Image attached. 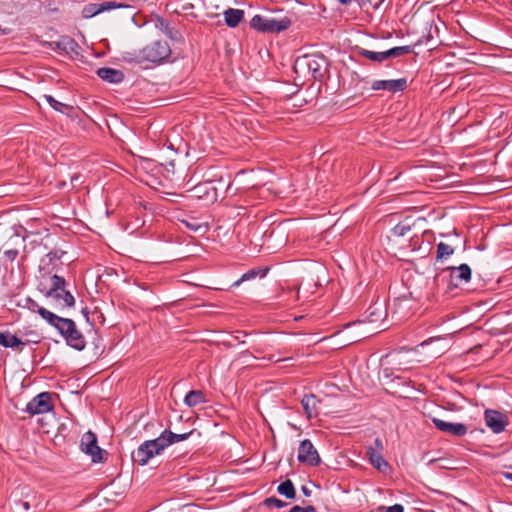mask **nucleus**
Returning a JSON list of instances; mask_svg holds the SVG:
<instances>
[{"label":"nucleus","mask_w":512,"mask_h":512,"mask_svg":"<svg viewBox=\"0 0 512 512\" xmlns=\"http://www.w3.org/2000/svg\"><path fill=\"white\" fill-rule=\"evenodd\" d=\"M66 281L63 277L52 273H42L39 279L38 290L47 298H51L61 308L74 306L73 295L66 290Z\"/></svg>","instance_id":"f257e3e1"},{"label":"nucleus","mask_w":512,"mask_h":512,"mask_svg":"<svg viewBox=\"0 0 512 512\" xmlns=\"http://www.w3.org/2000/svg\"><path fill=\"white\" fill-rule=\"evenodd\" d=\"M471 268L467 264L459 266H449L442 270L440 275L436 276L438 285L446 286V291H451L461 284L468 283L471 280Z\"/></svg>","instance_id":"f03ea898"},{"label":"nucleus","mask_w":512,"mask_h":512,"mask_svg":"<svg viewBox=\"0 0 512 512\" xmlns=\"http://www.w3.org/2000/svg\"><path fill=\"white\" fill-rule=\"evenodd\" d=\"M292 20L285 16L282 18L267 17L260 14L254 15L249 22L250 27L260 33L275 34L287 30Z\"/></svg>","instance_id":"7ed1b4c3"},{"label":"nucleus","mask_w":512,"mask_h":512,"mask_svg":"<svg viewBox=\"0 0 512 512\" xmlns=\"http://www.w3.org/2000/svg\"><path fill=\"white\" fill-rule=\"evenodd\" d=\"M306 67L313 79L323 81L329 73L328 59L322 54L305 55L298 58L295 67Z\"/></svg>","instance_id":"20e7f679"},{"label":"nucleus","mask_w":512,"mask_h":512,"mask_svg":"<svg viewBox=\"0 0 512 512\" xmlns=\"http://www.w3.org/2000/svg\"><path fill=\"white\" fill-rule=\"evenodd\" d=\"M170 54L169 44L166 41L157 40L145 46L140 51L139 58L153 63H160L167 59Z\"/></svg>","instance_id":"39448f33"},{"label":"nucleus","mask_w":512,"mask_h":512,"mask_svg":"<svg viewBox=\"0 0 512 512\" xmlns=\"http://www.w3.org/2000/svg\"><path fill=\"white\" fill-rule=\"evenodd\" d=\"M163 450V444L160 443L157 437L156 439L143 442L137 450L132 453V459L139 465L144 466L154 456L160 455Z\"/></svg>","instance_id":"423d86ee"},{"label":"nucleus","mask_w":512,"mask_h":512,"mask_svg":"<svg viewBox=\"0 0 512 512\" xmlns=\"http://www.w3.org/2000/svg\"><path fill=\"white\" fill-rule=\"evenodd\" d=\"M59 333L64 337L66 343L76 350H83L86 341L82 333L77 329L76 324L71 319H65L63 325L58 327Z\"/></svg>","instance_id":"0eeeda50"},{"label":"nucleus","mask_w":512,"mask_h":512,"mask_svg":"<svg viewBox=\"0 0 512 512\" xmlns=\"http://www.w3.org/2000/svg\"><path fill=\"white\" fill-rule=\"evenodd\" d=\"M81 451L91 456L93 463H101L104 461L106 452L97 444V436L92 431L83 434L80 442Z\"/></svg>","instance_id":"6e6552de"},{"label":"nucleus","mask_w":512,"mask_h":512,"mask_svg":"<svg viewBox=\"0 0 512 512\" xmlns=\"http://www.w3.org/2000/svg\"><path fill=\"white\" fill-rule=\"evenodd\" d=\"M486 426L495 434H500L509 425V418L505 413L498 410L486 409L484 412Z\"/></svg>","instance_id":"1a4fd4ad"},{"label":"nucleus","mask_w":512,"mask_h":512,"mask_svg":"<svg viewBox=\"0 0 512 512\" xmlns=\"http://www.w3.org/2000/svg\"><path fill=\"white\" fill-rule=\"evenodd\" d=\"M53 407L51 394L42 392L28 402L26 411L31 415L44 414L52 411Z\"/></svg>","instance_id":"9d476101"},{"label":"nucleus","mask_w":512,"mask_h":512,"mask_svg":"<svg viewBox=\"0 0 512 512\" xmlns=\"http://www.w3.org/2000/svg\"><path fill=\"white\" fill-rule=\"evenodd\" d=\"M297 458L299 462L310 466H318L321 462L317 450L309 439L301 441Z\"/></svg>","instance_id":"9b49d317"},{"label":"nucleus","mask_w":512,"mask_h":512,"mask_svg":"<svg viewBox=\"0 0 512 512\" xmlns=\"http://www.w3.org/2000/svg\"><path fill=\"white\" fill-rule=\"evenodd\" d=\"M268 271H269V268H267V267H265V268L259 267V268L250 269L249 271L242 274L239 278H236L235 276L230 275L229 276L230 284L226 288V293L233 292L235 289L240 287L243 283L250 281V280H254L258 276L261 278L265 277Z\"/></svg>","instance_id":"f8f14e48"},{"label":"nucleus","mask_w":512,"mask_h":512,"mask_svg":"<svg viewBox=\"0 0 512 512\" xmlns=\"http://www.w3.org/2000/svg\"><path fill=\"white\" fill-rule=\"evenodd\" d=\"M431 420L439 431L451 436L462 437L468 431L467 426L462 423L448 422L437 417H433Z\"/></svg>","instance_id":"ddd939ff"},{"label":"nucleus","mask_w":512,"mask_h":512,"mask_svg":"<svg viewBox=\"0 0 512 512\" xmlns=\"http://www.w3.org/2000/svg\"><path fill=\"white\" fill-rule=\"evenodd\" d=\"M408 87L406 78L392 79V80H375L371 88L375 91L384 90L392 94L403 92Z\"/></svg>","instance_id":"4468645a"},{"label":"nucleus","mask_w":512,"mask_h":512,"mask_svg":"<svg viewBox=\"0 0 512 512\" xmlns=\"http://www.w3.org/2000/svg\"><path fill=\"white\" fill-rule=\"evenodd\" d=\"M119 7H121V5L113 1L103 3H90L84 6L82 10V16L84 18H92L104 11L112 10Z\"/></svg>","instance_id":"2eb2a0df"},{"label":"nucleus","mask_w":512,"mask_h":512,"mask_svg":"<svg viewBox=\"0 0 512 512\" xmlns=\"http://www.w3.org/2000/svg\"><path fill=\"white\" fill-rule=\"evenodd\" d=\"M63 254L64 252L58 250L50 251L47 253L40 261V273H52L57 265V262L60 261Z\"/></svg>","instance_id":"dca6fc26"},{"label":"nucleus","mask_w":512,"mask_h":512,"mask_svg":"<svg viewBox=\"0 0 512 512\" xmlns=\"http://www.w3.org/2000/svg\"><path fill=\"white\" fill-rule=\"evenodd\" d=\"M366 455L369 459L370 464L378 471L386 473L390 469L388 462L384 459L382 453L376 451V448L367 447Z\"/></svg>","instance_id":"f3484780"},{"label":"nucleus","mask_w":512,"mask_h":512,"mask_svg":"<svg viewBox=\"0 0 512 512\" xmlns=\"http://www.w3.org/2000/svg\"><path fill=\"white\" fill-rule=\"evenodd\" d=\"M97 75L104 81L109 83H120L124 79L122 71L109 67H101L97 70Z\"/></svg>","instance_id":"a211bd4d"},{"label":"nucleus","mask_w":512,"mask_h":512,"mask_svg":"<svg viewBox=\"0 0 512 512\" xmlns=\"http://www.w3.org/2000/svg\"><path fill=\"white\" fill-rule=\"evenodd\" d=\"M192 434V431L186 432V433H173L171 431L165 430L161 433V435L158 437L161 444H163V448L165 449L171 444L186 440L190 435Z\"/></svg>","instance_id":"6ab92c4d"},{"label":"nucleus","mask_w":512,"mask_h":512,"mask_svg":"<svg viewBox=\"0 0 512 512\" xmlns=\"http://www.w3.org/2000/svg\"><path fill=\"white\" fill-rule=\"evenodd\" d=\"M0 345L21 351L25 343L10 332H2L0 333Z\"/></svg>","instance_id":"aec40b11"},{"label":"nucleus","mask_w":512,"mask_h":512,"mask_svg":"<svg viewBox=\"0 0 512 512\" xmlns=\"http://www.w3.org/2000/svg\"><path fill=\"white\" fill-rule=\"evenodd\" d=\"M245 12L241 9L228 8L226 9V26L235 28L244 19Z\"/></svg>","instance_id":"412c9836"},{"label":"nucleus","mask_w":512,"mask_h":512,"mask_svg":"<svg viewBox=\"0 0 512 512\" xmlns=\"http://www.w3.org/2000/svg\"><path fill=\"white\" fill-rule=\"evenodd\" d=\"M180 222L193 232H203L207 227L206 222L193 216H185Z\"/></svg>","instance_id":"4be33fe9"},{"label":"nucleus","mask_w":512,"mask_h":512,"mask_svg":"<svg viewBox=\"0 0 512 512\" xmlns=\"http://www.w3.org/2000/svg\"><path fill=\"white\" fill-rule=\"evenodd\" d=\"M357 54L363 58L369 59L375 63H383L387 60L386 51L375 52L365 48H358Z\"/></svg>","instance_id":"5701e85b"},{"label":"nucleus","mask_w":512,"mask_h":512,"mask_svg":"<svg viewBox=\"0 0 512 512\" xmlns=\"http://www.w3.org/2000/svg\"><path fill=\"white\" fill-rule=\"evenodd\" d=\"M38 313L45 321H47L51 326L55 327L57 330L58 327H61L63 325V322H65L66 319L57 316L56 314L50 312L49 310L43 307H39Z\"/></svg>","instance_id":"b1692460"},{"label":"nucleus","mask_w":512,"mask_h":512,"mask_svg":"<svg viewBox=\"0 0 512 512\" xmlns=\"http://www.w3.org/2000/svg\"><path fill=\"white\" fill-rule=\"evenodd\" d=\"M38 313L45 321H47L51 326L55 327L57 330L58 327H61L63 325V322H65L66 319L57 316L56 314L50 312L49 310L43 307H39Z\"/></svg>","instance_id":"393cba45"},{"label":"nucleus","mask_w":512,"mask_h":512,"mask_svg":"<svg viewBox=\"0 0 512 512\" xmlns=\"http://www.w3.org/2000/svg\"><path fill=\"white\" fill-rule=\"evenodd\" d=\"M19 250L17 248L10 247L5 244L0 250V261L7 267L8 264H12L17 258Z\"/></svg>","instance_id":"a878e982"},{"label":"nucleus","mask_w":512,"mask_h":512,"mask_svg":"<svg viewBox=\"0 0 512 512\" xmlns=\"http://www.w3.org/2000/svg\"><path fill=\"white\" fill-rule=\"evenodd\" d=\"M318 400L313 394H307L304 395V397L301 400V404L303 406V409L305 413L307 414L308 418H311L312 416L316 415V404Z\"/></svg>","instance_id":"bb28decb"},{"label":"nucleus","mask_w":512,"mask_h":512,"mask_svg":"<svg viewBox=\"0 0 512 512\" xmlns=\"http://www.w3.org/2000/svg\"><path fill=\"white\" fill-rule=\"evenodd\" d=\"M205 402V395L201 390H192L186 394L184 403L189 407H195Z\"/></svg>","instance_id":"cd10ccee"},{"label":"nucleus","mask_w":512,"mask_h":512,"mask_svg":"<svg viewBox=\"0 0 512 512\" xmlns=\"http://www.w3.org/2000/svg\"><path fill=\"white\" fill-rule=\"evenodd\" d=\"M436 260L442 261L448 259L455 252V248L444 242H439L436 246Z\"/></svg>","instance_id":"c85d7f7f"},{"label":"nucleus","mask_w":512,"mask_h":512,"mask_svg":"<svg viewBox=\"0 0 512 512\" xmlns=\"http://www.w3.org/2000/svg\"><path fill=\"white\" fill-rule=\"evenodd\" d=\"M277 491L282 496L287 499H294L296 496V491L293 482L290 479L285 480L280 483L277 487Z\"/></svg>","instance_id":"c756f323"},{"label":"nucleus","mask_w":512,"mask_h":512,"mask_svg":"<svg viewBox=\"0 0 512 512\" xmlns=\"http://www.w3.org/2000/svg\"><path fill=\"white\" fill-rule=\"evenodd\" d=\"M411 228H412V226L408 221H403V222L398 223L391 229L390 235H391V237H394V238L404 237L410 233Z\"/></svg>","instance_id":"7c9ffc66"},{"label":"nucleus","mask_w":512,"mask_h":512,"mask_svg":"<svg viewBox=\"0 0 512 512\" xmlns=\"http://www.w3.org/2000/svg\"><path fill=\"white\" fill-rule=\"evenodd\" d=\"M411 52H412V47L409 45L393 47V48L386 50L387 60L389 58L401 57V56L410 54Z\"/></svg>","instance_id":"2f4dec72"},{"label":"nucleus","mask_w":512,"mask_h":512,"mask_svg":"<svg viewBox=\"0 0 512 512\" xmlns=\"http://www.w3.org/2000/svg\"><path fill=\"white\" fill-rule=\"evenodd\" d=\"M44 98L47 103L56 111L67 113L68 111L72 110L71 106L57 101L51 95H44Z\"/></svg>","instance_id":"473e14b6"},{"label":"nucleus","mask_w":512,"mask_h":512,"mask_svg":"<svg viewBox=\"0 0 512 512\" xmlns=\"http://www.w3.org/2000/svg\"><path fill=\"white\" fill-rule=\"evenodd\" d=\"M58 46L67 52H72L75 54H78V50L80 48L79 45L77 44V42L74 39L69 38V37L63 38L58 43Z\"/></svg>","instance_id":"72a5a7b5"},{"label":"nucleus","mask_w":512,"mask_h":512,"mask_svg":"<svg viewBox=\"0 0 512 512\" xmlns=\"http://www.w3.org/2000/svg\"><path fill=\"white\" fill-rule=\"evenodd\" d=\"M263 505H265L266 507L283 508L287 506V503L276 497H268L264 499Z\"/></svg>","instance_id":"f704fd0d"},{"label":"nucleus","mask_w":512,"mask_h":512,"mask_svg":"<svg viewBox=\"0 0 512 512\" xmlns=\"http://www.w3.org/2000/svg\"><path fill=\"white\" fill-rule=\"evenodd\" d=\"M155 26L162 30L166 35L172 37V30L169 28L168 23L161 17L155 19Z\"/></svg>","instance_id":"c9c22d12"},{"label":"nucleus","mask_w":512,"mask_h":512,"mask_svg":"<svg viewBox=\"0 0 512 512\" xmlns=\"http://www.w3.org/2000/svg\"><path fill=\"white\" fill-rule=\"evenodd\" d=\"M233 448L234 449L240 448V444L238 443V441L233 436H230L229 449L226 450V460H228V459H231L233 461L236 460V458H235L236 455L232 454V449Z\"/></svg>","instance_id":"e433bc0d"},{"label":"nucleus","mask_w":512,"mask_h":512,"mask_svg":"<svg viewBox=\"0 0 512 512\" xmlns=\"http://www.w3.org/2000/svg\"><path fill=\"white\" fill-rule=\"evenodd\" d=\"M368 310H369L368 319L370 322H376L382 314L381 309L377 308L375 306L369 307Z\"/></svg>","instance_id":"4c0bfd02"},{"label":"nucleus","mask_w":512,"mask_h":512,"mask_svg":"<svg viewBox=\"0 0 512 512\" xmlns=\"http://www.w3.org/2000/svg\"><path fill=\"white\" fill-rule=\"evenodd\" d=\"M238 342L240 343L241 341L238 340V336L236 335H233L232 333L230 334V338L229 339H226V347L228 346H234L235 345V342Z\"/></svg>","instance_id":"58836bf2"},{"label":"nucleus","mask_w":512,"mask_h":512,"mask_svg":"<svg viewBox=\"0 0 512 512\" xmlns=\"http://www.w3.org/2000/svg\"><path fill=\"white\" fill-rule=\"evenodd\" d=\"M386 512H404V508L400 504H395L386 509Z\"/></svg>","instance_id":"ea45409f"},{"label":"nucleus","mask_w":512,"mask_h":512,"mask_svg":"<svg viewBox=\"0 0 512 512\" xmlns=\"http://www.w3.org/2000/svg\"><path fill=\"white\" fill-rule=\"evenodd\" d=\"M374 448H376V451H379L380 453H382L383 449H384V446H383V442L380 438H376L374 440Z\"/></svg>","instance_id":"a19ab883"},{"label":"nucleus","mask_w":512,"mask_h":512,"mask_svg":"<svg viewBox=\"0 0 512 512\" xmlns=\"http://www.w3.org/2000/svg\"><path fill=\"white\" fill-rule=\"evenodd\" d=\"M301 491L303 492V494L306 496V497H309L312 493L311 489H309L307 486L303 485L301 487Z\"/></svg>","instance_id":"79ce46f5"},{"label":"nucleus","mask_w":512,"mask_h":512,"mask_svg":"<svg viewBox=\"0 0 512 512\" xmlns=\"http://www.w3.org/2000/svg\"><path fill=\"white\" fill-rule=\"evenodd\" d=\"M302 512H317V511L314 506L309 505V506L303 507Z\"/></svg>","instance_id":"37998d69"},{"label":"nucleus","mask_w":512,"mask_h":512,"mask_svg":"<svg viewBox=\"0 0 512 512\" xmlns=\"http://www.w3.org/2000/svg\"><path fill=\"white\" fill-rule=\"evenodd\" d=\"M302 511H303V507H300V506H298V505L293 506V507L289 510V512H302Z\"/></svg>","instance_id":"c03bdc74"},{"label":"nucleus","mask_w":512,"mask_h":512,"mask_svg":"<svg viewBox=\"0 0 512 512\" xmlns=\"http://www.w3.org/2000/svg\"><path fill=\"white\" fill-rule=\"evenodd\" d=\"M361 6H365L366 4H371V0H358Z\"/></svg>","instance_id":"a18cd8bd"},{"label":"nucleus","mask_w":512,"mask_h":512,"mask_svg":"<svg viewBox=\"0 0 512 512\" xmlns=\"http://www.w3.org/2000/svg\"><path fill=\"white\" fill-rule=\"evenodd\" d=\"M503 476L508 479V480H511L512 481V473H509V472H504L503 473Z\"/></svg>","instance_id":"49530a36"},{"label":"nucleus","mask_w":512,"mask_h":512,"mask_svg":"<svg viewBox=\"0 0 512 512\" xmlns=\"http://www.w3.org/2000/svg\"><path fill=\"white\" fill-rule=\"evenodd\" d=\"M23 508H24L25 510H29V509H30V504H29L28 502H24V503H23Z\"/></svg>","instance_id":"de8ad7c7"},{"label":"nucleus","mask_w":512,"mask_h":512,"mask_svg":"<svg viewBox=\"0 0 512 512\" xmlns=\"http://www.w3.org/2000/svg\"><path fill=\"white\" fill-rule=\"evenodd\" d=\"M342 5H347L351 2V0H338Z\"/></svg>","instance_id":"09e8293b"},{"label":"nucleus","mask_w":512,"mask_h":512,"mask_svg":"<svg viewBox=\"0 0 512 512\" xmlns=\"http://www.w3.org/2000/svg\"><path fill=\"white\" fill-rule=\"evenodd\" d=\"M231 187H232V183H229V184H228V186L226 187V192H227L228 190H230V189H231Z\"/></svg>","instance_id":"8fccbe9b"}]
</instances>
